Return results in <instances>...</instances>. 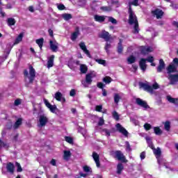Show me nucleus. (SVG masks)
Wrapping results in <instances>:
<instances>
[{
	"instance_id": "f257e3e1",
	"label": "nucleus",
	"mask_w": 178,
	"mask_h": 178,
	"mask_svg": "<svg viewBox=\"0 0 178 178\" xmlns=\"http://www.w3.org/2000/svg\"><path fill=\"white\" fill-rule=\"evenodd\" d=\"M129 16V24H134L136 23H138V19H137V15L134 14L133 9H131V6H129L128 10Z\"/></svg>"
},
{
	"instance_id": "f03ea898",
	"label": "nucleus",
	"mask_w": 178,
	"mask_h": 178,
	"mask_svg": "<svg viewBox=\"0 0 178 178\" xmlns=\"http://www.w3.org/2000/svg\"><path fill=\"white\" fill-rule=\"evenodd\" d=\"M115 156L114 158L118 159V161H120L123 163H127L128 161L126 159V156L123 154L122 151L120 150H116L114 152Z\"/></svg>"
},
{
	"instance_id": "7ed1b4c3",
	"label": "nucleus",
	"mask_w": 178,
	"mask_h": 178,
	"mask_svg": "<svg viewBox=\"0 0 178 178\" xmlns=\"http://www.w3.org/2000/svg\"><path fill=\"white\" fill-rule=\"evenodd\" d=\"M168 79L170 81L169 84L170 86H176L178 83V74H168Z\"/></svg>"
},
{
	"instance_id": "20e7f679",
	"label": "nucleus",
	"mask_w": 178,
	"mask_h": 178,
	"mask_svg": "<svg viewBox=\"0 0 178 178\" xmlns=\"http://www.w3.org/2000/svg\"><path fill=\"white\" fill-rule=\"evenodd\" d=\"M29 74L30 76H29V84H33L34 83V79H35V69L33 67V65H29Z\"/></svg>"
},
{
	"instance_id": "39448f33",
	"label": "nucleus",
	"mask_w": 178,
	"mask_h": 178,
	"mask_svg": "<svg viewBox=\"0 0 178 178\" xmlns=\"http://www.w3.org/2000/svg\"><path fill=\"white\" fill-rule=\"evenodd\" d=\"M136 104L138 106H140V108H144L145 109H149V105H148V103H147L146 101L143 100V99L140 98H136Z\"/></svg>"
},
{
	"instance_id": "423d86ee",
	"label": "nucleus",
	"mask_w": 178,
	"mask_h": 178,
	"mask_svg": "<svg viewBox=\"0 0 178 178\" xmlns=\"http://www.w3.org/2000/svg\"><path fill=\"white\" fill-rule=\"evenodd\" d=\"M151 13L152 16L156 17V19H162V17H163V15H165L163 10L159 8H156L154 10H152Z\"/></svg>"
},
{
	"instance_id": "0eeeda50",
	"label": "nucleus",
	"mask_w": 178,
	"mask_h": 178,
	"mask_svg": "<svg viewBox=\"0 0 178 178\" xmlns=\"http://www.w3.org/2000/svg\"><path fill=\"white\" fill-rule=\"evenodd\" d=\"M115 127L119 133H121V134H122L125 137H127V136H129V131H127V130L124 127H123L122 124H120V123H118Z\"/></svg>"
},
{
	"instance_id": "6e6552de",
	"label": "nucleus",
	"mask_w": 178,
	"mask_h": 178,
	"mask_svg": "<svg viewBox=\"0 0 178 178\" xmlns=\"http://www.w3.org/2000/svg\"><path fill=\"white\" fill-rule=\"evenodd\" d=\"M79 47L87 55L88 58H92L91 53H90V51L87 49V46H86V43L84 42H81L79 43Z\"/></svg>"
},
{
	"instance_id": "1a4fd4ad",
	"label": "nucleus",
	"mask_w": 178,
	"mask_h": 178,
	"mask_svg": "<svg viewBox=\"0 0 178 178\" xmlns=\"http://www.w3.org/2000/svg\"><path fill=\"white\" fill-rule=\"evenodd\" d=\"M92 156L96 163L97 168H101V161H99V154H98V153L95 152H93Z\"/></svg>"
},
{
	"instance_id": "9d476101",
	"label": "nucleus",
	"mask_w": 178,
	"mask_h": 178,
	"mask_svg": "<svg viewBox=\"0 0 178 178\" xmlns=\"http://www.w3.org/2000/svg\"><path fill=\"white\" fill-rule=\"evenodd\" d=\"M39 123L41 127H45L47 123H48V118L44 115H40L39 118Z\"/></svg>"
},
{
	"instance_id": "9b49d317",
	"label": "nucleus",
	"mask_w": 178,
	"mask_h": 178,
	"mask_svg": "<svg viewBox=\"0 0 178 178\" xmlns=\"http://www.w3.org/2000/svg\"><path fill=\"white\" fill-rule=\"evenodd\" d=\"M140 52L142 55H148L149 52H152V47H146L145 46H141Z\"/></svg>"
},
{
	"instance_id": "f8f14e48",
	"label": "nucleus",
	"mask_w": 178,
	"mask_h": 178,
	"mask_svg": "<svg viewBox=\"0 0 178 178\" xmlns=\"http://www.w3.org/2000/svg\"><path fill=\"white\" fill-rule=\"evenodd\" d=\"M6 168L7 172H8V173H10V175H13L15 173V164H13V163H8Z\"/></svg>"
},
{
	"instance_id": "ddd939ff",
	"label": "nucleus",
	"mask_w": 178,
	"mask_h": 178,
	"mask_svg": "<svg viewBox=\"0 0 178 178\" xmlns=\"http://www.w3.org/2000/svg\"><path fill=\"white\" fill-rule=\"evenodd\" d=\"M165 67H166V64H165V61H163V59H160L159 65L157 67V73H161Z\"/></svg>"
},
{
	"instance_id": "4468645a",
	"label": "nucleus",
	"mask_w": 178,
	"mask_h": 178,
	"mask_svg": "<svg viewBox=\"0 0 178 178\" xmlns=\"http://www.w3.org/2000/svg\"><path fill=\"white\" fill-rule=\"evenodd\" d=\"M176 70H177V67L173 64H170L167 67V73L168 75L175 73Z\"/></svg>"
},
{
	"instance_id": "2eb2a0df",
	"label": "nucleus",
	"mask_w": 178,
	"mask_h": 178,
	"mask_svg": "<svg viewBox=\"0 0 178 178\" xmlns=\"http://www.w3.org/2000/svg\"><path fill=\"white\" fill-rule=\"evenodd\" d=\"M99 38H103L104 40H105V41L108 42L109 41V40H111V35H109V32L104 31L99 35Z\"/></svg>"
},
{
	"instance_id": "dca6fc26",
	"label": "nucleus",
	"mask_w": 178,
	"mask_h": 178,
	"mask_svg": "<svg viewBox=\"0 0 178 178\" xmlns=\"http://www.w3.org/2000/svg\"><path fill=\"white\" fill-rule=\"evenodd\" d=\"M140 87H141V88H143L145 91H147V92H152V86L147 83H140Z\"/></svg>"
},
{
	"instance_id": "f3484780",
	"label": "nucleus",
	"mask_w": 178,
	"mask_h": 178,
	"mask_svg": "<svg viewBox=\"0 0 178 178\" xmlns=\"http://www.w3.org/2000/svg\"><path fill=\"white\" fill-rule=\"evenodd\" d=\"M94 19L95 22H97L98 23H104V22H105V19H106V16L95 15L94 16Z\"/></svg>"
},
{
	"instance_id": "a211bd4d",
	"label": "nucleus",
	"mask_w": 178,
	"mask_h": 178,
	"mask_svg": "<svg viewBox=\"0 0 178 178\" xmlns=\"http://www.w3.org/2000/svg\"><path fill=\"white\" fill-rule=\"evenodd\" d=\"M147 60L145 58H141L139 61V66L141 70L145 71L147 70Z\"/></svg>"
},
{
	"instance_id": "6ab92c4d",
	"label": "nucleus",
	"mask_w": 178,
	"mask_h": 178,
	"mask_svg": "<svg viewBox=\"0 0 178 178\" xmlns=\"http://www.w3.org/2000/svg\"><path fill=\"white\" fill-rule=\"evenodd\" d=\"M70 156H72V152H70V150H65L63 154L64 161H69V159H70Z\"/></svg>"
},
{
	"instance_id": "aec40b11",
	"label": "nucleus",
	"mask_w": 178,
	"mask_h": 178,
	"mask_svg": "<svg viewBox=\"0 0 178 178\" xmlns=\"http://www.w3.org/2000/svg\"><path fill=\"white\" fill-rule=\"evenodd\" d=\"M54 59H55V56L54 55H51L48 61H47V67L48 69L54 66Z\"/></svg>"
},
{
	"instance_id": "412c9836",
	"label": "nucleus",
	"mask_w": 178,
	"mask_h": 178,
	"mask_svg": "<svg viewBox=\"0 0 178 178\" xmlns=\"http://www.w3.org/2000/svg\"><path fill=\"white\" fill-rule=\"evenodd\" d=\"M79 34H80V31H79V28H76L75 31L72 33L71 35V40L72 41H75V40H77V37H79Z\"/></svg>"
},
{
	"instance_id": "4be33fe9",
	"label": "nucleus",
	"mask_w": 178,
	"mask_h": 178,
	"mask_svg": "<svg viewBox=\"0 0 178 178\" xmlns=\"http://www.w3.org/2000/svg\"><path fill=\"white\" fill-rule=\"evenodd\" d=\"M36 44L38 45L40 51L42 50V47H44V38H40L35 40Z\"/></svg>"
},
{
	"instance_id": "5701e85b",
	"label": "nucleus",
	"mask_w": 178,
	"mask_h": 178,
	"mask_svg": "<svg viewBox=\"0 0 178 178\" xmlns=\"http://www.w3.org/2000/svg\"><path fill=\"white\" fill-rule=\"evenodd\" d=\"M136 56L131 55L127 58V63L128 65H133V63H136Z\"/></svg>"
},
{
	"instance_id": "b1692460",
	"label": "nucleus",
	"mask_w": 178,
	"mask_h": 178,
	"mask_svg": "<svg viewBox=\"0 0 178 178\" xmlns=\"http://www.w3.org/2000/svg\"><path fill=\"white\" fill-rule=\"evenodd\" d=\"M86 83L87 84H91L92 83V74H87L86 76Z\"/></svg>"
},
{
	"instance_id": "393cba45",
	"label": "nucleus",
	"mask_w": 178,
	"mask_h": 178,
	"mask_svg": "<svg viewBox=\"0 0 178 178\" xmlns=\"http://www.w3.org/2000/svg\"><path fill=\"white\" fill-rule=\"evenodd\" d=\"M124 169V167L123 166V164L122 163H119L117 165V174L118 175H122V172Z\"/></svg>"
},
{
	"instance_id": "a878e982",
	"label": "nucleus",
	"mask_w": 178,
	"mask_h": 178,
	"mask_svg": "<svg viewBox=\"0 0 178 178\" xmlns=\"http://www.w3.org/2000/svg\"><path fill=\"white\" fill-rule=\"evenodd\" d=\"M49 44H50V49H51V51L53 52H58V47L56 44H54V41L50 40Z\"/></svg>"
},
{
	"instance_id": "bb28decb",
	"label": "nucleus",
	"mask_w": 178,
	"mask_h": 178,
	"mask_svg": "<svg viewBox=\"0 0 178 178\" xmlns=\"http://www.w3.org/2000/svg\"><path fill=\"white\" fill-rule=\"evenodd\" d=\"M117 52L118 54L123 53V44H122V40H120L117 47Z\"/></svg>"
},
{
	"instance_id": "cd10ccee",
	"label": "nucleus",
	"mask_w": 178,
	"mask_h": 178,
	"mask_svg": "<svg viewBox=\"0 0 178 178\" xmlns=\"http://www.w3.org/2000/svg\"><path fill=\"white\" fill-rule=\"evenodd\" d=\"M80 70H81V73H82L83 74H86V73L88 72V67H87V65L84 64H81L80 65Z\"/></svg>"
},
{
	"instance_id": "c85d7f7f",
	"label": "nucleus",
	"mask_w": 178,
	"mask_h": 178,
	"mask_svg": "<svg viewBox=\"0 0 178 178\" xmlns=\"http://www.w3.org/2000/svg\"><path fill=\"white\" fill-rule=\"evenodd\" d=\"M7 24L8 26H15L16 24V19L15 18H8L7 19Z\"/></svg>"
},
{
	"instance_id": "c756f323",
	"label": "nucleus",
	"mask_w": 178,
	"mask_h": 178,
	"mask_svg": "<svg viewBox=\"0 0 178 178\" xmlns=\"http://www.w3.org/2000/svg\"><path fill=\"white\" fill-rule=\"evenodd\" d=\"M154 154L156 158H159L161 155H162V151H161V148L157 147L156 149L153 150Z\"/></svg>"
},
{
	"instance_id": "7c9ffc66",
	"label": "nucleus",
	"mask_w": 178,
	"mask_h": 178,
	"mask_svg": "<svg viewBox=\"0 0 178 178\" xmlns=\"http://www.w3.org/2000/svg\"><path fill=\"white\" fill-rule=\"evenodd\" d=\"M22 40H23V33H19V35L16 38L14 44L16 45L19 42H22Z\"/></svg>"
},
{
	"instance_id": "2f4dec72",
	"label": "nucleus",
	"mask_w": 178,
	"mask_h": 178,
	"mask_svg": "<svg viewBox=\"0 0 178 178\" xmlns=\"http://www.w3.org/2000/svg\"><path fill=\"white\" fill-rule=\"evenodd\" d=\"M154 134H156V136H161L163 133L162 129H161V128H159V127H154Z\"/></svg>"
},
{
	"instance_id": "473e14b6",
	"label": "nucleus",
	"mask_w": 178,
	"mask_h": 178,
	"mask_svg": "<svg viewBox=\"0 0 178 178\" xmlns=\"http://www.w3.org/2000/svg\"><path fill=\"white\" fill-rule=\"evenodd\" d=\"M63 19H64V20H66L67 22L68 20H70V19H73V16L72 15V14H69V13H64L62 15Z\"/></svg>"
},
{
	"instance_id": "72a5a7b5",
	"label": "nucleus",
	"mask_w": 178,
	"mask_h": 178,
	"mask_svg": "<svg viewBox=\"0 0 178 178\" xmlns=\"http://www.w3.org/2000/svg\"><path fill=\"white\" fill-rule=\"evenodd\" d=\"M22 122H23V119L18 118L17 120L14 124V129H19V127L21 126Z\"/></svg>"
},
{
	"instance_id": "f704fd0d",
	"label": "nucleus",
	"mask_w": 178,
	"mask_h": 178,
	"mask_svg": "<svg viewBox=\"0 0 178 178\" xmlns=\"http://www.w3.org/2000/svg\"><path fill=\"white\" fill-rule=\"evenodd\" d=\"M134 24V31H133V34H138V33H140V29L138 26V22H136Z\"/></svg>"
},
{
	"instance_id": "c9c22d12",
	"label": "nucleus",
	"mask_w": 178,
	"mask_h": 178,
	"mask_svg": "<svg viewBox=\"0 0 178 178\" xmlns=\"http://www.w3.org/2000/svg\"><path fill=\"white\" fill-rule=\"evenodd\" d=\"M113 81V79H112V78H111V76H106L103 78V81L106 84H110V83H112Z\"/></svg>"
},
{
	"instance_id": "e433bc0d",
	"label": "nucleus",
	"mask_w": 178,
	"mask_h": 178,
	"mask_svg": "<svg viewBox=\"0 0 178 178\" xmlns=\"http://www.w3.org/2000/svg\"><path fill=\"white\" fill-rule=\"evenodd\" d=\"M120 99H122V97H120V95L118 93H115L114 95L115 104H116L118 105L119 104V101H120Z\"/></svg>"
},
{
	"instance_id": "4c0bfd02",
	"label": "nucleus",
	"mask_w": 178,
	"mask_h": 178,
	"mask_svg": "<svg viewBox=\"0 0 178 178\" xmlns=\"http://www.w3.org/2000/svg\"><path fill=\"white\" fill-rule=\"evenodd\" d=\"M164 129L166 131H170V122L165 121L164 123Z\"/></svg>"
},
{
	"instance_id": "58836bf2",
	"label": "nucleus",
	"mask_w": 178,
	"mask_h": 178,
	"mask_svg": "<svg viewBox=\"0 0 178 178\" xmlns=\"http://www.w3.org/2000/svg\"><path fill=\"white\" fill-rule=\"evenodd\" d=\"M167 99L168 102H170L171 104H177V99L173 98L170 96H167Z\"/></svg>"
},
{
	"instance_id": "ea45409f",
	"label": "nucleus",
	"mask_w": 178,
	"mask_h": 178,
	"mask_svg": "<svg viewBox=\"0 0 178 178\" xmlns=\"http://www.w3.org/2000/svg\"><path fill=\"white\" fill-rule=\"evenodd\" d=\"M55 99L56 101H62V93L60 92H56Z\"/></svg>"
},
{
	"instance_id": "a19ab883",
	"label": "nucleus",
	"mask_w": 178,
	"mask_h": 178,
	"mask_svg": "<svg viewBox=\"0 0 178 178\" xmlns=\"http://www.w3.org/2000/svg\"><path fill=\"white\" fill-rule=\"evenodd\" d=\"M111 47H112V44H111V43L106 42L105 46H104V49L107 54H109V49Z\"/></svg>"
},
{
	"instance_id": "79ce46f5",
	"label": "nucleus",
	"mask_w": 178,
	"mask_h": 178,
	"mask_svg": "<svg viewBox=\"0 0 178 178\" xmlns=\"http://www.w3.org/2000/svg\"><path fill=\"white\" fill-rule=\"evenodd\" d=\"M113 118L115 119V120H119L120 119V116L119 115V113H118L116 111H113L112 113Z\"/></svg>"
},
{
	"instance_id": "37998d69",
	"label": "nucleus",
	"mask_w": 178,
	"mask_h": 178,
	"mask_svg": "<svg viewBox=\"0 0 178 178\" xmlns=\"http://www.w3.org/2000/svg\"><path fill=\"white\" fill-rule=\"evenodd\" d=\"M65 140L69 144H73V138H72L70 136H65Z\"/></svg>"
},
{
	"instance_id": "c03bdc74",
	"label": "nucleus",
	"mask_w": 178,
	"mask_h": 178,
	"mask_svg": "<svg viewBox=\"0 0 178 178\" xmlns=\"http://www.w3.org/2000/svg\"><path fill=\"white\" fill-rule=\"evenodd\" d=\"M108 22H110L113 24H118V20L113 18V17H108Z\"/></svg>"
},
{
	"instance_id": "a18cd8bd",
	"label": "nucleus",
	"mask_w": 178,
	"mask_h": 178,
	"mask_svg": "<svg viewBox=\"0 0 178 178\" xmlns=\"http://www.w3.org/2000/svg\"><path fill=\"white\" fill-rule=\"evenodd\" d=\"M83 172H86V173L92 172V170H91V168H90L88 165H84L83 166Z\"/></svg>"
},
{
	"instance_id": "49530a36",
	"label": "nucleus",
	"mask_w": 178,
	"mask_h": 178,
	"mask_svg": "<svg viewBox=\"0 0 178 178\" xmlns=\"http://www.w3.org/2000/svg\"><path fill=\"white\" fill-rule=\"evenodd\" d=\"M144 129H145L147 131H148V130H151V129H152V126L150 125V124H149V123H145V124H144Z\"/></svg>"
},
{
	"instance_id": "de8ad7c7",
	"label": "nucleus",
	"mask_w": 178,
	"mask_h": 178,
	"mask_svg": "<svg viewBox=\"0 0 178 178\" xmlns=\"http://www.w3.org/2000/svg\"><path fill=\"white\" fill-rule=\"evenodd\" d=\"M16 166H17V172H23V168H22V165L18 162H16Z\"/></svg>"
},
{
	"instance_id": "09e8293b",
	"label": "nucleus",
	"mask_w": 178,
	"mask_h": 178,
	"mask_svg": "<svg viewBox=\"0 0 178 178\" xmlns=\"http://www.w3.org/2000/svg\"><path fill=\"white\" fill-rule=\"evenodd\" d=\"M125 145H126V150L130 152V151H131V146H130V143H129V141H126Z\"/></svg>"
},
{
	"instance_id": "8fccbe9b",
	"label": "nucleus",
	"mask_w": 178,
	"mask_h": 178,
	"mask_svg": "<svg viewBox=\"0 0 178 178\" xmlns=\"http://www.w3.org/2000/svg\"><path fill=\"white\" fill-rule=\"evenodd\" d=\"M22 104V99H17L14 102V105L15 106H19V105Z\"/></svg>"
},
{
	"instance_id": "3c124183",
	"label": "nucleus",
	"mask_w": 178,
	"mask_h": 178,
	"mask_svg": "<svg viewBox=\"0 0 178 178\" xmlns=\"http://www.w3.org/2000/svg\"><path fill=\"white\" fill-rule=\"evenodd\" d=\"M133 5L134 6H138V0H134L129 3V7Z\"/></svg>"
},
{
	"instance_id": "603ef678",
	"label": "nucleus",
	"mask_w": 178,
	"mask_h": 178,
	"mask_svg": "<svg viewBox=\"0 0 178 178\" xmlns=\"http://www.w3.org/2000/svg\"><path fill=\"white\" fill-rule=\"evenodd\" d=\"M49 109L52 113H55V111H56V109H58V108L56 107V105H51Z\"/></svg>"
},
{
	"instance_id": "864d4df0",
	"label": "nucleus",
	"mask_w": 178,
	"mask_h": 178,
	"mask_svg": "<svg viewBox=\"0 0 178 178\" xmlns=\"http://www.w3.org/2000/svg\"><path fill=\"white\" fill-rule=\"evenodd\" d=\"M44 105L47 106V108H48L49 109L51 108V106H52L51 103H49V102H48V100H47V99H44Z\"/></svg>"
},
{
	"instance_id": "5fc2aeb1",
	"label": "nucleus",
	"mask_w": 178,
	"mask_h": 178,
	"mask_svg": "<svg viewBox=\"0 0 178 178\" xmlns=\"http://www.w3.org/2000/svg\"><path fill=\"white\" fill-rule=\"evenodd\" d=\"M96 62H97L99 65H105L106 63V61L102 59H96Z\"/></svg>"
},
{
	"instance_id": "6e6d98bb",
	"label": "nucleus",
	"mask_w": 178,
	"mask_h": 178,
	"mask_svg": "<svg viewBox=\"0 0 178 178\" xmlns=\"http://www.w3.org/2000/svg\"><path fill=\"white\" fill-rule=\"evenodd\" d=\"M57 8L58 10H65L66 9V7L63 4H58Z\"/></svg>"
},
{
	"instance_id": "4d7b16f0",
	"label": "nucleus",
	"mask_w": 178,
	"mask_h": 178,
	"mask_svg": "<svg viewBox=\"0 0 178 178\" xmlns=\"http://www.w3.org/2000/svg\"><path fill=\"white\" fill-rule=\"evenodd\" d=\"M96 112H102V105H97L95 106Z\"/></svg>"
},
{
	"instance_id": "13d9d810",
	"label": "nucleus",
	"mask_w": 178,
	"mask_h": 178,
	"mask_svg": "<svg viewBox=\"0 0 178 178\" xmlns=\"http://www.w3.org/2000/svg\"><path fill=\"white\" fill-rule=\"evenodd\" d=\"M97 86L98 88H100V90H104V87H105V85L102 83V82H98L97 83Z\"/></svg>"
},
{
	"instance_id": "bf43d9fd",
	"label": "nucleus",
	"mask_w": 178,
	"mask_h": 178,
	"mask_svg": "<svg viewBox=\"0 0 178 178\" xmlns=\"http://www.w3.org/2000/svg\"><path fill=\"white\" fill-rule=\"evenodd\" d=\"M152 92H153L154 90H158V88H159V85L155 83L152 85Z\"/></svg>"
},
{
	"instance_id": "052dcab7",
	"label": "nucleus",
	"mask_w": 178,
	"mask_h": 178,
	"mask_svg": "<svg viewBox=\"0 0 178 178\" xmlns=\"http://www.w3.org/2000/svg\"><path fill=\"white\" fill-rule=\"evenodd\" d=\"M105 123V120H104V118H100L98 122V126H104Z\"/></svg>"
},
{
	"instance_id": "680f3d73",
	"label": "nucleus",
	"mask_w": 178,
	"mask_h": 178,
	"mask_svg": "<svg viewBox=\"0 0 178 178\" xmlns=\"http://www.w3.org/2000/svg\"><path fill=\"white\" fill-rule=\"evenodd\" d=\"M76 95V90L72 89L70 92V97H74Z\"/></svg>"
},
{
	"instance_id": "e2e57ef3",
	"label": "nucleus",
	"mask_w": 178,
	"mask_h": 178,
	"mask_svg": "<svg viewBox=\"0 0 178 178\" xmlns=\"http://www.w3.org/2000/svg\"><path fill=\"white\" fill-rule=\"evenodd\" d=\"M146 60H147V62H149V63H152V62H154V57H152V56H149V57L146 59Z\"/></svg>"
},
{
	"instance_id": "0e129e2a",
	"label": "nucleus",
	"mask_w": 178,
	"mask_h": 178,
	"mask_svg": "<svg viewBox=\"0 0 178 178\" xmlns=\"http://www.w3.org/2000/svg\"><path fill=\"white\" fill-rule=\"evenodd\" d=\"M0 15H1V17H5L6 16V14L3 12L2 8H0Z\"/></svg>"
},
{
	"instance_id": "69168bd1",
	"label": "nucleus",
	"mask_w": 178,
	"mask_h": 178,
	"mask_svg": "<svg viewBox=\"0 0 178 178\" xmlns=\"http://www.w3.org/2000/svg\"><path fill=\"white\" fill-rule=\"evenodd\" d=\"M6 145L7 144L2 141L1 139H0V148H2V147H6Z\"/></svg>"
},
{
	"instance_id": "338daca9",
	"label": "nucleus",
	"mask_w": 178,
	"mask_h": 178,
	"mask_svg": "<svg viewBox=\"0 0 178 178\" xmlns=\"http://www.w3.org/2000/svg\"><path fill=\"white\" fill-rule=\"evenodd\" d=\"M140 156V159L142 160L145 159V152H141Z\"/></svg>"
},
{
	"instance_id": "774afa93",
	"label": "nucleus",
	"mask_w": 178,
	"mask_h": 178,
	"mask_svg": "<svg viewBox=\"0 0 178 178\" xmlns=\"http://www.w3.org/2000/svg\"><path fill=\"white\" fill-rule=\"evenodd\" d=\"M24 76L29 77V71L27 70H24Z\"/></svg>"
}]
</instances>
